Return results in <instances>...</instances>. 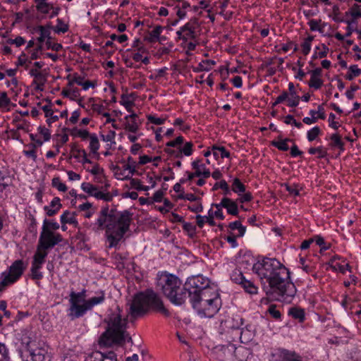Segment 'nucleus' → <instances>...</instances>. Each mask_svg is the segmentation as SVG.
<instances>
[{
	"label": "nucleus",
	"mask_w": 361,
	"mask_h": 361,
	"mask_svg": "<svg viewBox=\"0 0 361 361\" xmlns=\"http://www.w3.org/2000/svg\"><path fill=\"white\" fill-rule=\"evenodd\" d=\"M267 312L274 319H279L281 317L280 311L276 309V306L275 305H271L269 307Z\"/></svg>",
	"instance_id": "obj_55"
},
{
	"label": "nucleus",
	"mask_w": 361,
	"mask_h": 361,
	"mask_svg": "<svg viewBox=\"0 0 361 361\" xmlns=\"http://www.w3.org/2000/svg\"><path fill=\"white\" fill-rule=\"evenodd\" d=\"M321 133V129L318 126H314L307 131V137L308 141L312 142Z\"/></svg>",
	"instance_id": "obj_46"
},
{
	"label": "nucleus",
	"mask_w": 361,
	"mask_h": 361,
	"mask_svg": "<svg viewBox=\"0 0 361 361\" xmlns=\"http://www.w3.org/2000/svg\"><path fill=\"white\" fill-rule=\"evenodd\" d=\"M47 0H35L36 3V9L38 12L43 14L49 13L52 8V4L47 2Z\"/></svg>",
	"instance_id": "obj_26"
},
{
	"label": "nucleus",
	"mask_w": 361,
	"mask_h": 361,
	"mask_svg": "<svg viewBox=\"0 0 361 361\" xmlns=\"http://www.w3.org/2000/svg\"><path fill=\"white\" fill-rule=\"evenodd\" d=\"M135 94H123L121 95V100L120 103L123 105L128 112L133 111V106L135 104Z\"/></svg>",
	"instance_id": "obj_23"
},
{
	"label": "nucleus",
	"mask_w": 361,
	"mask_h": 361,
	"mask_svg": "<svg viewBox=\"0 0 361 361\" xmlns=\"http://www.w3.org/2000/svg\"><path fill=\"white\" fill-rule=\"evenodd\" d=\"M350 15L355 21L357 18H361V6L354 4L348 11L345 12V16Z\"/></svg>",
	"instance_id": "obj_35"
},
{
	"label": "nucleus",
	"mask_w": 361,
	"mask_h": 361,
	"mask_svg": "<svg viewBox=\"0 0 361 361\" xmlns=\"http://www.w3.org/2000/svg\"><path fill=\"white\" fill-rule=\"evenodd\" d=\"M25 355L30 356L32 361H51L47 352L39 345L35 348L30 349V351Z\"/></svg>",
	"instance_id": "obj_14"
},
{
	"label": "nucleus",
	"mask_w": 361,
	"mask_h": 361,
	"mask_svg": "<svg viewBox=\"0 0 361 361\" xmlns=\"http://www.w3.org/2000/svg\"><path fill=\"white\" fill-rule=\"evenodd\" d=\"M57 25L55 27H52L54 31L56 33H65L68 30V25L66 24L63 20L58 18L56 20Z\"/></svg>",
	"instance_id": "obj_41"
},
{
	"label": "nucleus",
	"mask_w": 361,
	"mask_h": 361,
	"mask_svg": "<svg viewBox=\"0 0 361 361\" xmlns=\"http://www.w3.org/2000/svg\"><path fill=\"white\" fill-rule=\"evenodd\" d=\"M221 306V300L214 298L211 299L207 302H195V305L192 306L200 315L206 317H212L214 316L220 310Z\"/></svg>",
	"instance_id": "obj_10"
},
{
	"label": "nucleus",
	"mask_w": 361,
	"mask_h": 361,
	"mask_svg": "<svg viewBox=\"0 0 361 361\" xmlns=\"http://www.w3.org/2000/svg\"><path fill=\"white\" fill-rule=\"evenodd\" d=\"M231 279L235 283L240 285H241L244 282V281H245V278L243 276L241 271L237 269L233 270V272L231 273Z\"/></svg>",
	"instance_id": "obj_36"
},
{
	"label": "nucleus",
	"mask_w": 361,
	"mask_h": 361,
	"mask_svg": "<svg viewBox=\"0 0 361 361\" xmlns=\"http://www.w3.org/2000/svg\"><path fill=\"white\" fill-rule=\"evenodd\" d=\"M231 187L232 190L238 195H241V194L245 192V185L238 178L233 180Z\"/></svg>",
	"instance_id": "obj_34"
},
{
	"label": "nucleus",
	"mask_w": 361,
	"mask_h": 361,
	"mask_svg": "<svg viewBox=\"0 0 361 361\" xmlns=\"http://www.w3.org/2000/svg\"><path fill=\"white\" fill-rule=\"evenodd\" d=\"M279 140H278V141L277 140L271 141V145L276 147L278 149H279L281 151H283V152L288 151L289 149L288 142H293V140L290 138H285L283 140V139H281V136H279Z\"/></svg>",
	"instance_id": "obj_28"
},
{
	"label": "nucleus",
	"mask_w": 361,
	"mask_h": 361,
	"mask_svg": "<svg viewBox=\"0 0 361 361\" xmlns=\"http://www.w3.org/2000/svg\"><path fill=\"white\" fill-rule=\"evenodd\" d=\"M47 82L46 75L43 74L42 72H40L39 74H38L37 77L35 78L33 81V84H36L35 89L37 90L42 91L43 87L44 84Z\"/></svg>",
	"instance_id": "obj_38"
},
{
	"label": "nucleus",
	"mask_w": 361,
	"mask_h": 361,
	"mask_svg": "<svg viewBox=\"0 0 361 361\" xmlns=\"http://www.w3.org/2000/svg\"><path fill=\"white\" fill-rule=\"evenodd\" d=\"M62 240L63 238L60 233H54L44 226H42L37 245L44 250H49Z\"/></svg>",
	"instance_id": "obj_9"
},
{
	"label": "nucleus",
	"mask_w": 361,
	"mask_h": 361,
	"mask_svg": "<svg viewBox=\"0 0 361 361\" xmlns=\"http://www.w3.org/2000/svg\"><path fill=\"white\" fill-rule=\"evenodd\" d=\"M209 286V282L207 278L202 275H197L187 279L184 284V290L186 292L187 298L189 297L190 300Z\"/></svg>",
	"instance_id": "obj_7"
},
{
	"label": "nucleus",
	"mask_w": 361,
	"mask_h": 361,
	"mask_svg": "<svg viewBox=\"0 0 361 361\" xmlns=\"http://www.w3.org/2000/svg\"><path fill=\"white\" fill-rule=\"evenodd\" d=\"M52 186L61 192H66L67 190L66 185L61 181L59 177L52 179Z\"/></svg>",
	"instance_id": "obj_51"
},
{
	"label": "nucleus",
	"mask_w": 361,
	"mask_h": 361,
	"mask_svg": "<svg viewBox=\"0 0 361 361\" xmlns=\"http://www.w3.org/2000/svg\"><path fill=\"white\" fill-rule=\"evenodd\" d=\"M288 314L293 319L298 320L302 323L305 319V312L304 309L299 307H291L289 308Z\"/></svg>",
	"instance_id": "obj_22"
},
{
	"label": "nucleus",
	"mask_w": 361,
	"mask_h": 361,
	"mask_svg": "<svg viewBox=\"0 0 361 361\" xmlns=\"http://www.w3.org/2000/svg\"><path fill=\"white\" fill-rule=\"evenodd\" d=\"M157 287L163 294L174 305H181L186 299L184 286L181 288V281L175 275L164 273L157 278Z\"/></svg>",
	"instance_id": "obj_6"
},
{
	"label": "nucleus",
	"mask_w": 361,
	"mask_h": 361,
	"mask_svg": "<svg viewBox=\"0 0 361 361\" xmlns=\"http://www.w3.org/2000/svg\"><path fill=\"white\" fill-rule=\"evenodd\" d=\"M90 149L92 153L97 154V151L99 148V140L95 134H90Z\"/></svg>",
	"instance_id": "obj_39"
},
{
	"label": "nucleus",
	"mask_w": 361,
	"mask_h": 361,
	"mask_svg": "<svg viewBox=\"0 0 361 361\" xmlns=\"http://www.w3.org/2000/svg\"><path fill=\"white\" fill-rule=\"evenodd\" d=\"M228 228L232 230H238V237H243L246 231V227L243 226L240 221H235L228 224Z\"/></svg>",
	"instance_id": "obj_32"
},
{
	"label": "nucleus",
	"mask_w": 361,
	"mask_h": 361,
	"mask_svg": "<svg viewBox=\"0 0 361 361\" xmlns=\"http://www.w3.org/2000/svg\"><path fill=\"white\" fill-rule=\"evenodd\" d=\"M183 229L188 233V234L192 237L196 233V226L192 223L185 222L183 223Z\"/></svg>",
	"instance_id": "obj_48"
},
{
	"label": "nucleus",
	"mask_w": 361,
	"mask_h": 361,
	"mask_svg": "<svg viewBox=\"0 0 361 361\" xmlns=\"http://www.w3.org/2000/svg\"><path fill=\"white\" fill-rule=\"evenodd\" d=\"M41 268L39 265L32 264L31 275L33 279L39 280L43 277L42 273L39 271Z\"/></svg>",
	"instance_id": "obj_50"
},
{
	"label": "nucleus",
	"mask_w": 361,
	"mask_h": 361,
	"mask_svg": "<svg viewBox=\"0 0 361 361\" xmlns=\"http://www.w3.org/2000/svg\"><path fill=\"white\" fill-rule=\"evenodd\" d=\"M308 152L310 154H318V158H324L327 155V152L326 150L324 149L323 147L319 146L318 147H310L308 149Z\"/></svg>",
	"instance_id": "obj_47"
},
{
	"label": "nucleus",
	"mask_w": 361,
	"mask_h": 361,
	"mask_svg": "<svg viewBox=\"0 0 361 361\" xmlns=\"http://www.w3.org/2000/svg\"><path fill=\"white\" fill-rule=\"evenodd\" d=\"M140 123H138L137 120H126L124 123V129L130 133H137L139 130Z\"/></svg>",
	"instance_id": "obj_33"
},
{
	"label": "nucleus",
	"mask_w": 361,
	"mask_h": 361,
	"mask_svg": "<svg viewBox=\"0 0 361 361\" xmlns=\"http://www.w3.org/2000/svg\"><path fill=\"white\" fill-rule=\"evenodd\" d=\"M178 198L180 200H187L191 202H195L199 200V198L192 193L185 194L184 192H181L178 195Z\"/></svg>",
	"instance_id": "obj_62"
},
{
	"label": "nucleus",
	"mask_w": 361,
	"mask_h": 361,
	"mask_svg": "<svg viewBox=\"0 0 361 361\" xmlns=\"http://www.w3.org/2000/svg\"><path fill=\"white\" fill-rule=\"evenodd\" d=\"M282 361H302L300 357L293 352L287 351L284 353Z\"/></svg>",
	"instance_id": "obj_52"
},
{
	"label": "nucleus",
	"mask_w": 361,
	"mask_h": 361,
	"mask_svg": "<svg viewBox=\"0 0 361 361\" xmlns=\"http://www.w3.org/2000/svg\"><path fill=\"white\" fill-rule=\"evenodd\" d=\"M104 322L106 324V327L99 338L100 346L123 345L126 340L132 342L131 337L126 332L128 319L123 317L122 310L119 306L110 309Z\"/></svg>",
	"instance_id": "obj_3"
},
{
	"label": "nucleus",
	"mask_w": 361,
	"mask_h": 361,
	"mask_svg": "<svg viewBox=\"0 0 361 361\" xmlns=\"http://www.w3.org/2000/svg\"><path fill=\"white\" fill-rule=\"evenodd\" d=\"M70 133L72 136L80 137L82 140H86L90 136V133L87 130H80L77 128H74L70 130Z\"/></svg>",
	"instance_id": "obj_42"
},
{
	"label": "nucleus",
	"mask_w": 361,
	"mask_h": 361,
	"mask_svg": "<svg viewBox=\"0 0 361 361\" xmlns=\"http://www.w3.org/2000/svg\"><path fill=\"white\" fill-rule=\"evenodd\" d=\"M314 39V36L309 35L305 38L303 42L301 44L302 51L304 55H307L311 50V43Z\"/></svg>",
	"instance_id": "obj_40"
},
{
	"label": "nucleus",
	"mask_w": 361,
	"mask_h": 361,
	"mask_svg": "<svg viewBox=\"0 0 361 361\" xmlns=\"http://www.w3.org/2000/svg\"><path fill=\"white\" fill-rule=\"evenodd\" d=\"M47 255H48L47 250H44L37 245V251L34 255L32 264L39 265V266L42 267V264L45 262V258L47 257Z\"/></svg>",
	"instance_id": "obj_21"
},
{
	"label": "nucleus",
	"mask_w": 361,
	"mask_h": 361,
	"mask_svg": "<svg viewBox=\"0 0 361 361\" xmlns=\"http://www.w3.org/2000/svg\"><path fill=\"white\" fill-rule=\"evenodd\" d=\"M163 30V27L161 25H157L154 28L149 32V36L147 37V40L150 43H154L157 42V39H159V36Z\"/></svg>",
	"instance_id": "obj_31"
},
{
	"label": "nucleus",
	"mask_w": 361,
	"mask_h": 361,
	"mask_svg": "<svg viewBox=\"0 0 361 361\" xmlns=\"http://www.w3.org/2000/svg\"><path fill=\"white\" fill-rule=\"evenodd\" d=\"M288 90L289 93H288V106L290 107H295L299 104L300 98L298 95L293 82H289Z\"/></svg>",
	"instance_id": "obj_18"
},
{
	"label": "nucleus",
	"mask_w": 361,
	"mask_h": 361,
	"mask_svg": "<svg viewBox=\"0 0 361 361\" xmlns=\"http://www.w3.org/2000/svg\"><path fill=\"white\" fill-rule=\"evenodd\" d=\"M350 73L345 75V78L348 80H352L355 77H357L361 73V70L358 68L357 65H352L349 67Z\"/></svg>",
	"instance_id": "obj_45"
},
{
	"label": "nucleus",
	"mask_w": 361,
	"mask_h": 361,
	"mask_svg": "<svg viewBox=\"0 0 361 361\" xmlns=\"http://www.w3.org/2000/svg\"><path fill=\"white\" fill-rule=\"evenodd\" d=\"M215 61L212 60H204L200 62L197 66L194 67L192 71L195 73H199L202 71H209L212 66L215 65Z\"/></svg>",
	"instance_id": "obj_29"
},
{
	"label": "nucleus",
	"mask_w": 361,
	"mask_h": 361,
	"mask_svg": "<svg viewBox=\"0 0 361 361\" xmlns=\"http://www.w3.org/2000/svg\"><path fill=\"white\" fill-rule=\"evenodd\" d=\"M323 85V81L320 78H313L311 77L308 85L310 87H314L316 90L319 89Z\"/></svg>",
	"instance_id": "obj_54"
},
{
	"label": "nucleus",
	"mask_w": 361,
	"mask_h": 361,
	"mask_svg": "<svg viewBox=\"0 0 361 361\" xmlns=\"http://www.w3.org/2000/svg\"><path fill=\"white\" fill-rule=\"evenodd\" d=\"M83 149H80L78 148V145L76 143L71 144V152L72 153V156L75 159H79V157L82 154V151Z\"/></svg>",
	"instance_id": "obj_60"
},
{
	"label": "nucleus",
	"mask_w": 361,
	"mask_h": 361,
	"mask_svg": "<svg viewBox=\"0 0 361 361\" xmlns=\"http://www.w3.org/2000/svg\"><path fill=\"white\" fill-rule=\"evenodd\" d=\"M33 337L31 334L26 333L24 334L21 338V343L24 346L23 353L25 355L27 354L30 351V349H33L39 345Z\"/></svg>",
	"instance_id": "obj_15"
},
{
	"label": "nucleus",
	"mask_w": 361,
	"mask_h": 361,
	"mask_svg": "<svg viewBox=\"0 0 361 361\" xmlns=\"http://www.w3.org/2000/svg\"><path fill=\"white\" fill-rule=\"evenodd\" d=\"M116 137V132L114 130H110L106 135H102L101 137L104 142H111L115 143L114 139Z\"/></svg>",
	"instance_id": "obj_61"
},
{
	"label": "nucleus",
	"mask_w": 361,
	"mask_h": 361,
	"mask_svg": "<svg viewBox=\"0 0 361 361\" xmlns=\"http://www.w3.org/2000/svg\"><path fill=\"white\" fill-rule=\"evenodd\" d=\"M218 188L222 189L224 192V195L230 194V190L227 182L225 180H221L219 183H216L213 187V190H216Z\"/></svg>",
	"instance_id": "obj_49"
},
{
	"label": "nucleus",
	"mask_w": 361,
	"mask_h": 361,
	"mask_svg": "<svg viewBox=\"0 0 361 361\" xmlns=\"http://www.w3.org/2000/svg\"><path fill=\"white\" fill-rule=\"evenodd\" d=\"M242 287L244 290L250 293V294H257V287L255 285V283L250 281L246 280L241 284Z\"/></svg>",
	"instance_id": "obj_37"
},
{
	"label": "nucleus",
	"mask_w": 361,
	"mask_h": 361,
	"mask_svg": "<svg viewBox=\"0 0 361 361\" xmlns=\"http://www.w3.org/2000/svg\"><path fill=\"white\" fill-rule=\"evenodd\" d=\"M69 297L68 316L71 320H74L83 317L95 305L103 303L105 300V293L104 291H100L97 296L86 300V290L82 289L78 293L74 290L71 291Z\"/></svg>",
	"instance_id": "obj_5"
},
{
	"label": "nucleus",
	"mask_w": 361,
	"mask_h": 361,
	"mask_svg": "<svg viewBox=\"0 0 361 361\" xmlns=\"http://www.w3.org/2000/svg\"><path fill=\"white\" fill-rule=\"evenodd\" d=\"M132 221L133 213L129 210L117 211L106 206L99 211L92 230L96 233L104 230L108 247H116L130 230Z\"/></svg>",
	"instance_id": "obj_2"
},
{
	"label": "nucleus",
	"mask_w": 361,
	"mask_h": 361,
	"mask_svg": "<svg viewBox=\"0 0 361 361\" xmlns=\"http://www.w3.org/2000/svg\"><path fill=\"white\" fill-rule=\"evenodd\" d=\"M61 224H73L75 227H78V222L75 218V214L66 210L61 216Z\"/></svg>",
	"instance_id": "obj_25"
},
{
	"label": "nucleus",
	"mask_w": 361,
	"mask_h": 361,
	"mask_svg": "<svg viewBox=\"0 0 361 361\" xmlns=\"http://www.w3.org/2000/svg\"><path fill=\"white\" fill-rule=\"evenodd\" d=\"M212 298H214V300L221 299L219 294L213 288L209 286L204 290L200 292L199 295L193 296V298H192V299H190V301L192 303V306H194L196 302L201 303H203V302H207Z\"/></svg>",
	"instance_id": "obj_12"
},
{
	"label": "nucleus",
	"mask_w": 361,
	"mask_h": 361,
	"mask_svg": "<svg viewBox=\"0 0 361 361\" xmlns=\"http://www.w3.org/2000/svg\"><path fill=\"white\" fill-rule=\"evenodd\" d=\"M82 190L91 196H94L96 191L97 190V187L93 185L90 183H82L81 185Z\"/></svg>",
	"instance_id": "obj_44"
},
{
	"label": "nucleus",
	"mask_w": 361,
	"mask_h": 361,
	"mask_svg": "<svg viewBox=\"0 0 361 361\" xmlns=\"http://www.w3.org/2000/svg\"><path fill=\"white\" fill-rule=\"evenodd\" d=\"M24 262L22 259L16 260L9 267L8 272L3 273L12 283H15L23 274L25 269Z\"/></svg>",
	"instance_id": "obj_11"
},
{
	"label": "nucleus",
	"mask_w": 361,
	"mask_h": 361,
	"mask_svg": "<svg viewBox=\"0 0 361 361\" xmlns=\"http://www.w3.org/2000/svg\"><path fill=\"white\" fill-rule=\"evenodd\" d=\"M46 46L47 49H51L54 51H59L63 49V47L59 43H53L50 40H47Z\"/></svg>",
	"instance_id": "obj_63"
},
{
	"label": "nucleus",
	"mask_w": 361,
	"mask_h": 361,
	"mask_svg": "<svg viewBox=\"0 0 361 361\" xmlns=\"http://www.w3.org/2000/svg\"><path fill=\"white\" fill-rule=\"evenodd\" d=\"M212 154L216 159H217L219 156L221 158H229L230 152L226 150V149L223 146H212Z\"/></svg>",
	"instance_id": "obj_27"
},
{
	"label": "nucleus",
	"mask_w": 361,
	"mask_h": 361,
	"mask_svg": "<svg viewBox=\"0 0 361 361\" xmlns=\"http://www.w3.org/2000/svg\"><path fill=\"white\" fill-rule=\"evenodd\" d=\"M227 322L228 328L233 329L235 333H237L242 328V326L244 324V319L240 315L235 314L233 315V317Z\"/></svg>",
	"instance_id": "obj_24"
},
{
	"label": "nucleus",
	"mask_w": 361,
	"mask_h": 361,
	"mask_svg": "<svg viewBox=\"0 0 361 361\" xmlns=\"http://www.w3.org/2000/svg\"><path fill=\"white\" fill-rule=\"evenodd\" d=\"M130 309V314L134 317L145 314L149 310L159 312L166 317L170 314L161 298L152 289H147L137 293L134 296Z\"/></svg>",
	"instance_id": "obj_4"
},
{
	"label": "nucleus",
	"mask_w": 361,
	"mask_h": 361,
	"mask_svg": "<svg viewBox=\"0 0 361 361\" xmlns=\"http://www.w3.org/2000/svg\"><path fill=\"white\" fill-rule=\"evenodd\" d=\"M37 130L39 133L43 137L44 142H47L51 139L50 130L45 126H40L38 127Z\"/></svg>",
	"instance_id": "obj_53"
},
{
	"label": "nucleus",
	"mask_w": 361,
	"mask_h": 361,
	"mask_svg": "<svg viewBox=\"0 0 361 361\" xmlns=\"http://www.w3.org/2000/svg\"><path fill=\"white\" fill-rule=\"evenodd\" d=\"M262 283L268 296L276 300L290 303L297 290L290 281L288 269L276 258L264 257L252 268Z\"/></svg>",
	"instance_id": "obj_1"
},
{
	"label": "nucleus",
	"mask_w": 361,
	"mask_h": 361,
	"mask_svg": "<svg viewBox=\"0 0 361 361\" xmlns=\"http://www.w3.org/2000/svg\"><path fill=\"white\" fill-rule=\"evenodd\" d=\"M193 143L192 142H188L185 145L180 148V150L185 156H190L192 154Z\"/></svg>",
	"instance_id": "obj_56"
},
{
	"label": "nucleus",
	"mask_w": 361,
	"mask_h": 361,
	"mask_svg": "<svg viewBox=\"0 0 361 361\" xmlns=\"http://www.w3.org/2000/svg\"><path fill=\"white\" fill-rule=\"evenodd\" d=\"M238 339L243 343H248L250 342L255 336V328L250 324H246L245 327H242L237 333Z\"/></svg>",
	"instance_id": "obj_13"
},
{
	"label": "nucleus",
	"mask_w": 361,
	"mask_h": 361,
	"mask_svg": "<svg viewBox=\"0 0 361 361\" xmlns=\"http://www.w3.org/2000/svg\"><path fill=\"white\" fill-rule=\"evenodd\" d=\"M46 226L47 229H50L51 231L58 230L60 227L59 224L55 221H49L47 219L44 220L43 226Z\"/></svg>",
	"instance_id": "obj_59"
},
{
	"label": "nucleus",
	"mask_w": 361,
	"mask_h": 361,
	"mask_svg": "<svg viewBox=\"0 0 361 361\" xmlns=\"http://www.w3.org/2000/svg\"><path fill=\"white\" fill-rule=\"evenodd\" d=\"M200 27L196 18H191L187 23L176 32L178 39L187 42L189 40L196 41L200 35Z\"/></svg>",
	"instance_id": "obj_8"
},
{
	"label": "nucleus",
	"mask_w": 361,
	"mask_h": 361,
	"mask_svg": "<svg viewBox=\"0 0 361 361\" xmlns=\"http://www.w3.org/2000/svg\"><path fill=\"white\" fill-rule=\"evenodd\" d=\"M11 103V99L8 98L6 92H0V108H4L8 106Z\"/></svg>",
	"instance_id": "obj_57"
},
{
	"label": "nucleus",
	"mask_w": 361,
	"mask_h": 361,
	"mask_svg": "<svg viewBox=\"0 0 361 361\" xmlns=\"http://www.w3.org/2000/svg\"><path fill=\"white\" fill-rule=\"evenodd\" d=\"M94 197L98 200H103L107 202L112 200V196L109 192L104 193L101 191H98V190L96 191L95 194H94Z\"/></svg>",
	"instance_id": "obj_58"
},
{
	"label": "nucleus",
	"mask_w": 361,
	"mask_h": 361,
	"mask_svg": "<svg viewBox=\"0 0 361 361\" xmlns=\"http://www.w3.org/2000/svg\"><path fill=\"white\" fill-rule=\"evenodd\" d=\"M90 361H118L116 354L113 351L104 353L99 351L93 353Z\"/></svg>",
	"instance_id": "obj_16"
},
{
	"label": "nucleus",
	"mask_w": 361,
	"mask_h": 361,
	"mask_svg": "<svg viewBox=\"0 0 361 361\" xmlns=\"http://www.w3.org/2000/svg\"><path fill=\"white\" fill-rule=\"evenodd\" d=\"M37 28L39 31L40 35H42L44 38L47 39V40L51 39L50 30L52 28V26L50 24L46 26L39 25Z\"/></svg>",
	"instance_id": "obj_43"
},
{
	"label": "nucleus",
	"mask_w": 361,
	"mask_h": 361,
	"mask_svg": "<svg viewBox=\"0 0 361 361\" xmlns=\"http://www.w3.org/2000/svg\"><path fill=\"white\" fill-rule=\"evenodd\" d=\"M196 220L197 225L201 228L204 226L205 222H207L211 226H216V223L214 220L213 211L212 209L209 210L208 216H201L197 214L196 216Z\"/></svg>",
	"instance_id": "obj_20"
},
{
	"label": "nucleus",
	"mask_w": 361,
	"mask_h": 361,
	"mask_svg": "<svg viewBox=\"0 0 361 361\" xmlns=\"http://www.w3.org/2000/svg\"><path fill=\"white\" fill-rule=\"evenodd\" d=\"M330 146L331 147H338L341 152H343L344 142L341 140V137L338 133H334L331 135Z\"/></svg>",
	"instance_id": "obj_30"
},
{
	"label": "nucleus",
	"mask_w": 361,
	"mask_h": 361,
	"mask_svg": "<svg viewBox=\"0 0 361 361\" xmlns=\"http://www.w3.org/2000/svg\"><path fill=\"white\" fill-rule=\"evenodd\" d=\"M221 206L226 209L228 214L237 216L238 208L236 202L228 197H224L221 200Z\"/></svg>",
	"instance_id": "obj_19"
},
{
	"label": "nucleus",
	"mask_w": 361,
	"mask_h": 361,
	"mask_svg": "<svg viewBox=\"0 0 361 361\" xmlns=\"http://www.w3.org/2000/svg\"><path fill=\"white\" fill-rule=\"evenodd\" d=\"M62 207V204H61V200L59 197H54L49 206L44 207V210L46 212V214L48 216H54Z\"/></svg>",
	"instance_id": "obj_17"
},
{
	"label": "nucleus",
	"mask_w": 361,
	"mask_h": 361,
	"mask_svg": "<svg viewBox=\"0 0 361 361\" xmlns=\"http://www.w3.org/2000/svg\"><path fill=\"white\" fill-rule=\"evenodd\" d=\"M285 100L288 101V92L286 91H283L279 97H276L275 102L272 104V107L276 106Z\"/></svg>",
	"instance_id": "obj_64"
}]
</instances>
